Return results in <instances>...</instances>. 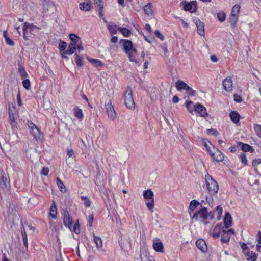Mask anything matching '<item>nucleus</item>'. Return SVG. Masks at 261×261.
I'll return each instance as SVG.
<instances>
[{
    "label": "nucleus",
    "mask_w": 261,
    "mask_h": 261,
    "mask_svg": "<svg viewBox=\"0 0 261 261\" xmlns=\"http://www.w3.org/2000/svg\"><path fill=\"white\" fill-rule=\"evenodd\" d=\"M107 28L111 33V35H113L116 34L118 30H120V27H118L113 23L111 24L110 23L107 25Z\"/></svg>",
    "instance_id": "nucleus-22"
},
{
    "label": "nucleus",
    "mask_w": 261,
    "mask_h": 261,
    "mask_svg": "<svg viewBox=\"0 0 261 261\" xmlns=\"http://www.w3.org/2000/svg\"><path fill=\"white\" fill-rule=\"evenodd\" d=\"M258 243L259 244H261V231H259L258 232Z\"/></svg>",
    "instance_id": "nucleus-64"
},
{
    "label": "nucleus",
    "mask_w": 261,
    "mask_h": 261,
    "mask_svg": "<svg viewBox=\"0 0 261 261\" xmlns=\"http://www.w3.org/2000/svg\"><path fill=\"white\" fill-rule=\"evenodd\" d=\"M218 229L219 230V228H217L216 227H215L213 230V234H212V236L213 237V238L214 239H217L218 238L220 234V231L219 230V231L218 232H216L217 230Z\"/></svg>",
    "instance_id": "nucleus-50"
},
{
    "label": "nucleus",
    "mask_w": 261,
    "mask_h": 261,
    "mask_svg": "<svg viewBox=\"0 0 261 261\" xmlns=\"http://www.w3.org/2000/svg\"><path fill=\"white\" fill-rule=\"evenodd\" d=\"M67 47V43L64 41H60V42L59 44V49L61 51L64 50Z\"/></svg>",
    "instance_id": "nucleus-47"
},
{
    "label": "nucleus",
    "mask_w": 261,
    "mask_h": 261,
    "mask_svg": "<svg viewBox=\"0 0 261 261\" xmlns=\"http://www.w3.org/2000/svg\"><path fill=\"white\" fill-rule=\"evenodd\" d=\"M73 113L74 116L80 120H82L84 117V115L82 112V110L77 107H75L73 109Z\"/></svg>",
    "instance_id": "nucleus-25"
},
{
    "label": "nucleus",
    "mask_w": 261,
    "mask_h": 261,
    "mask_svg": "<svg viewBox=\"0 0 261 261\" xmlns=\"http://www.w3.org/2000/svg\"><path fill=\"white\" fill-rule=\"evenodd\" d=\"M79 8L82 11H88L91 9V5L88 3H81L79 4Z\"/></svg>",
    "instance_id": "nucleus-30"
},
{
    "label": "nucleus",
    "mask_w": 261,
    "mask_h": 261,
    "mask_svg": "<svg viewBox=\"0 0 261 261\" xmlns=\"http://www.w3.org/2000/svg\"><path fill=\"white\" fill-rule=\"evenodd\" d=\"M257 254L253 251H249L246 254V257L248 261H256Z\"/></svg>",
    "instance_id": "nucleus-24"
},
{
    "label": "nucleus",
    "mask_w": 261,
    "mask_h": 261,
    "mask_svg": "<svg viewBox=\"0 0 261 261\" xmlns=\"http://www.w3.org/2000/svg\"><path fill=\"white\" fill-rule=\"evenodd\" d=\"M137 51L136 49L134 48L128 53H126L128 54V58L130 62H135V63H138V60L136 59V57L137 55Z\"/></svg>",
    "instance_id": "nucleus-20"
},
{
    "label": "nucleus",
    "mask_w": 261,
    "mask_h": 261,
    "mask_svg": "<svg viewBox=\"0 0 261 261\" xmlns=\"http://www.w3.org/2000/svg\"><path fill=\"white\" fill-rule=\"evenodd\" d=\"M231 121L235 124L239 123L240 115L236 111H232L229 113Z\"/></svg>",
    "instance_id": "nucleus-19"
},
{
    "label": "nucleus",
    "mask_w": 261,
    "mask_h": 261,
    "mask_svg": "<svg viewBox=\"0 0 261 261\" xmlns=\"http://www.w3.org/2000/svg\"><path fill=\"white\" fill-rule=\"evenodd\" d=\"M94 241L96 244L97 248H100L102 246V241L100 237L96 236L93 234Z\"/></svg>",
    "instance_id": "nucleus-31"
},
{
    "label": "nucleus",
    "mask_w": 261,
    "mask_h": 261,
    "mask_svg": "<svg viewBox=\"0 0 261 261\" xmlns=\"http://www.w3.org/2000/svg\"><path fill=\"white\" fill-rule=\"evenodd\" d=\"M208 218V211L207 208L200 205V208L196 213L193 214L192 219L195 221H200L205 224H207L208 222L206 220Z\"/></svg>",
    "instance_id": "nucleus-2"
},
{
    "label": "nucleus",
    "mask_w": 261,
    "mask_h": 261,
    "mask_svg": "<svg viewBox=\"0 0 261 261\" xmlns=\"http://www.w3.org/2000/svg\"><path fill=\"white\" fill-rule=\"evenodd\" d=\"M6 42L7 44L9 45L10 46H13L14 45V41L10 39L9 38H7L5 39Z\"/></svg>",
    "instance_id": "nucleus-58"
},
{
    "label": "nucleus",
    "mask_w": 261,
    "mask_h": 261,
    "mask_svg": "<svg viewBox=\"0 0 261 261\" xmlns=\"http://www.w3.org/2000/svg\"><path fill=\"white\" fill-rule=\"evenodd\" d=\"M194 109L195 112L199 113L202 117H206L208 115L206 108L200 103H196L194 106Z\"/></svg>",
    "instance_id": "nucleus-11"
},
{
    "label": "nucleus",
    "mask_w": 261,
    "mask_h": 261,
    "mask_svg": "<svg viewBox=\"0 0 261 261\" xmlns=\"http://www.w3.org/2000/svg\"><path fill=\"white\" fill-rule=\"evenodd\" d=\"M196 245L203 252H205L207 250V245L203 239H200L197 240L196 242Z\"/></svg>",
    "instance_id": "nucleus-16"
},
{
    "label": "nucleus",
    "mask_w": 261,
    "mask_h": 261,
    "mask_svg": "<svg viewBox=\"0 0 261 261\" xmlns=\"http://www.w3.org/2000/svg\"><path fill=\"white\" fill-rule=\"evenodd\" d=\"M124 103L126 107L130 109L135 108V102L133 97V92L130 87H128L124 94Z\"/></svg>",
    "instance_id": "nucleus-5"
},
{
    "label": "nucleus",
    "mask_w": 261,
    "mask_h": 261,
    "mask_svg": "<svg viewBox=\"0 0 261 261\" xmlns=\"http://www.w3.org/2000/svg\"><path fill=\"white\" fill-rule=\"evenodd\" d=\"M224 223L226 228L229 227L232 224V217L229 213L225 214L224 218Z\"/></svg>",
    "instance_id": "nucleus-21"
},
{
    "label": "nucleus",
    "mask_w": 261,
    "mask_h": 261,
    "mask_svg": "<svg viewBox=\"0 0 261 261\" xmlns=\"http://www.w3.org/2000/svg\"><path fill=\"white\" fill-rule=\"evenodd\" d=\"M240 159L242 164H243L245 166L247 165V160L245 153H241L240 155Z\"/></svg>",
    "instance_id": "nucleus-46"
},
{
    "label": "nucleus",
    "mask_w": 261,
    "mask_h": 261,
    "mask_svg": "<svg viewBox=\"0 0 261 261\" xmlns=\"http://www.w3.org/2000/svg\"><path fill=\"white\" fill-rule=\"evenodd\" d=\"M94 219V215L91 214L88 216V225L90 227L92 226V223Z\"/></svg>",
    "instance_id": "nucleus-54"
},
{
    "label": "nucleus",
    "mask_w": 261,
    "mask_h": 261,
    "mask_svg": "<svg viewBox=\"0 0 261 261\" xmlns=\"http://www.w3.org/2000/svg\"><path fill=\"white\" fill-rule=\"evenodd\" d=\"M207 134H212L214 136H216L218 135V131L216 129L210 128L206 130Z\"/></svg>",
    "instance_id": "nucleus-51"
},
{
    "label": "nucleus",
    "mask_w": 261,
    "mask_h": 261,
    "mask_svg": "<svg viewBox=\"0 0 261 261\" xmlns=\"http://www.w3.org/2000/svg\"><path fill=\"white\" fill-rule=\"evenodd\" d=\"M175 87L178 91L191 89V87L189 86H188L185 82L180 80H177L176 82Z\"/></svg>",
    "instance_id": "nucleus-17"
},
{
    "label": "nucleus",
    "mask_w": 261,
    "mask_h": 261,
    "mask_svg": "<svg viewBox=\"0 0 261 261\" xmlns=\"http://www.w3.org/2000/svg\"><path fill=\"white\" fill-rule=\"evenodd\" d=\"M28 126L31 129V130L33 129V128L36 127V126L32 122H29Z\"/></svg>",
    "instance_id": "nucleus-63"
},
{
    "label": "nucleus",
    "mask_w": 261,
    "mask_h": 261,
    "mask_svg": "<svg viewBox=\"0 0 261 261\" xmlns=\"http://www.w3.org/2000/svg\"><path fill=\"white\" fill-rule=\"evenodd\" d=\"M187 94L191 96H194L195 95V91L193 90L191 88L190 90H186Z\"/></svg>",
    "instance_id": "nucleus-60"
},
{
    "label": "nucleus",
    "mask_w": 261,
    "mask_h": 261,
    "mask_svg": "<svg viewBox=\"0 0 261 261\" xmlns=\"http://www.w3.org/2000/svg\"><path fill=\"white\" fill-rule=\"evenodd\" d=\"M83 58L81 55H75V62L78 67H81L83 65Z\"/></svg>",
    "instance_id": "nucleus-36"
},
{
    "label": "nucleus",
    "mask_w": 261,
    "mask_h": 261,
    "mask_svg": "<svg viewBox=\"0 0 261 261\" xmlns=\"http://www.w3.org/2000/svg\"><path fill=\"white\" fill-rule=\"evenodd\" d=\"M154 34L158 38H159L161 40H164V36L159 30H155L154 32Z\"/></svg>",
    "instance_id": "nucleus-52"
},
{
    "label": "nucleus",
    "mask_w": 261,
    "mask_h": 261,
    "mask_svg": "<svg viewBox=\"0 0 261 261\" xmlns=\"http://www.w3.org/2000/svg\"><path fill=\"white\" fill-rule=\"evenodd\" d=\"M120 42L122 44L123 49L126 53H128L131 50L134 49L133 47V43L129 40L121 39Z\"/></svg>",
    "instance_id": "nucleus-10"
},
{
    "label": "nucleus",
    "mask_w": 261,
    "mask_h": 261,
    "mask_svg": "<svg viewBox=\"0 0 261 261\" xmlns=\"http://www.w3.org/2000/svg\"><path fill=\"white\" fill-rule=\"evenodd\" d=\"M31 133L36 140H38L39 139H40V132L37 126L31 130Z\"/></svg>",
    "instance_id": "nucleus-33"
},
{
    "label": "nucleus",
    "mask_w": 261,
    "mask_h": 261,
    "mask_svg": "<svg viewBox=\"0 0 261 261\" xmlns=\"http://www.w3.org/2000/svg\"><path fill=\"white\" fill-rule=\"evenodd\" d=\"M149 253L146 251L145 249H142L140 252V258L141 261H143L144 259L148 260V256Z\"/></svg>",
    "instance_id": "nucleus-41"
},
{
    "label": "nucleus",
    "mask_w": 261,
    "mask_h": 261,
    "mask_svg": "<svg viewBox=\"0 0 261 261\" xmlns=\"http://www.w3.org/2000/svg\"><path fill=\"white\" fill-rule=\"evenodd\" d=\"M95 7L98 8V9H101L103 8V2L102 0H94Z\"/></svg>",
    "instance_id": "nucleus-44"
},
{
    "label": "nucleus",
    "mask_w": 261,
    "mask_h": 261,
    "mask_svg": "<svg viewBox=\"0 0 261 261\" xmlns=\"http://www.w3.org/2000/svg\"><path fill=\"white\" fill-rule=\"evenodd\" d=\"M22 85L24 88H25L27 90H29L30 89L31 86H30V82L29 80L25 79L24 80L22 81Z\"/></svg>",
    "instance_id": "nucleus-48"
},
{
    "label": "nucleus",
    "mask_w": 261,
    "mask_h": 261,
    "mask_svg": "<svg viewBox=\"0 0 261 261\" xmlns=\"http://www.w3.org/2000/svg\"><path fill=\"white\" fill-rule=\"evenodd\" d=\"M69 38L71 40V43L69 46H71L73 49H78L80 52L83 50V47L82 46V41L80 37L75 34H70L69 35Z\"/></svg>",
    "instance_id": "nucleus-6"
},
{
    "label": "nucleus",
    "mask_w": 261,
    "mask_h": 261,
    "mask_svg": "<svg viewBox=\"0 0 261 261\" xmlns=\"http://www.w3.org/2000/svg\"><path fill=\"white\" fill-rule=\"evenodd\" d=\"M194 105H193V102L192 101H189L186 102V107L190 113H192L193 110H194Z\"/></svg>",
    "instance_id": "nucleus-43"
},
{
    "label": "nucleus",
    "mask_w": 261,
    "mask_h": 261,
    "mask_svg": "<svg viewBox=\"0 0 261 261\" xmlns=\"http://www.w3.org/2000/svg\"><path fill=\"white\" fill-rule=\"evenodd\" d=\"M261 163V159H254L252 161V166L255 167L257 165H258Z\"/></svg>",
    "instance_id": "nucleus-56"
},
{
    "label": "nucleus",
    "mask_w": 261,
    "mask_h": 261,
    "mask_svg": "<svg viewBox=\"0 0 261 261\" xmlns=\"http://www.w3.org/2000/svg\"><path fill=\"white\" fill-rule=\"evenodd\" d=\"M73 220L70 216L67 210H65L63 213V223L64 226L68 228L71 231H73L78 234L80 233V228L79 220H77L73 225Z\"/></svg>",
    "instance_id": "nucleus-1"
},
{
    "label": "nucleus",
    "mask_w": 261,
    "mask_h": 261,
    "mask_svg": "<svg viewBox=\"0 0 261 261\" xmlns=\"http://www.w3.org/2000/svg\"><path fill=\"white\" fill-rule=\"evenodd\" d=\"M217 18L220 22H223L226 18V14L223 11H220L217 13Z\"/></svg>",
    "instance_id": "nucleus-42"
},
{
    "label": "nucleus",
    "mask_w": 261,
    "mask_h": 261,
    "mask_svg": "<svg viewBox=\"0 0 261 261\" xmlns=\"http://www.w3.org/2000/svg\"><path fill=\"white\" fill-rule=\"evenodd\" d=\"M233 97H234V100L236 102H241L242 101V98L240 96H239L238 95L234 94Z\"/></svg>",
    "instance_id": "nucleus-57"
},
{
    "label": "nucleus",
    "mask_w": 261,
    "mask_h": 261,
    "mask_svg": "<svg viewBox=\"0 0 261 261\" xmlns=\"http://www.w3.org/2000/svg\"><path fill=\"white\" fill-rule=\"evenodd\" d=\"M9 182L7 181L6 175L2 173L0 175V188L2 190H5L8 188Z\"/></svg>",
    "instance_id": "nucleus-18"
},
{
    "label": "nucleus",
    "mask_w": 261,
    "mask_h": 261,
    "mask_svg": "<svg viewBox=\"0 0 261 261\" xmlns=\"http://www.w3.org/2000/svg\"><path fill=\"white\" fill-rule=\"evenodd\" d=\"M27 29H29L30 33L35 35V33H38L39 28L33 24H30L27 22H25L23 23L22 30L23 31H27Z\"/></svg>",
    "instance_id": "nucleus-12"
},
{
    "label": "nucleus",
    "mask_w": 261,
    "mask_h": 261,
    "mask_svg": "<svg viewBox=\"0 0 261 261\" xmlns=\"http://www.w3.org/2000/svg\"><path fill=\"white\" fill-rule=\"evenodd\" d=\"M232 85L231 78L229 76L227 77L223 81V88L227 92H229L232 91Z\"/></svg>",
    "instance_id": "nucleus-14"
},
{
    "label": "nucleus",
    "mask_w": 261,
    "mask_h": 261,
    "mask_svg": "<svg viewBox=\"0 0 261 261\" xmlns=\"http://www.w3.org/2000/svg\"><path fill=\"white\" fill-rule=\"evenodd\" d=\"M199 204V202L198 201L193 200L190 202L189 210L193 211Z\"/></svg>",
    "instance_id": "nucleus-39"
},
{
    "label": "nucleus",
    "mask_w": 261,
    "mask_h": 261,
    "mask_svg": "<svg viewBox=\"0 0 261 261\" xmlns=\"http://www.w3.org/2000/svg\"><path fill=\"white\" fill-rule=\"evenodd\" d=\"M240 6L238 4H236L232 9L231 14V15L238 16L240 12Z\"/></svg>",
    "instance_id": "nucleus-38"
},
{
    "label": "nucleus",
    "mask_w": 261,
    "mask_h": 261,
    "mask_svg": "<svg viewBox=\"0 0 261 261\" xmlns=\"http://www.w3.org/2000/svg\"><path fill=\"white\" fill-rule=\"evenodd\" d=\"M254 129L257 135L259 138H261V125L259 124H255L254 126Z\"/></svg>",
    "instance_id": "nucleus-45"
},
{
    "label": "nucleus",
    "mask_w": 261,
    "mask_h": 261,
    "mask_svg": "<svg viewBox=\"0 0 261 261\" xmlns=\"http://www.w3.org/2000/svg\"><path fill=\"white\" fill-rule=\"evenodd\" d=\"M18 72L22 79H24L28 76V74L25 71L24 68L20 65H19Z\"/></svg>",
    "instance_id": "nucleus-35"
},
{
    "label": "nucleus",
    "mask_w": 261,
    "mask_h": 261,
    "mask_svg": "<svg viewBox=\"0 0 261 261\" xmlns=\"http://www.w3.org/2000/svg\"><path fill=\"white\" fill-rule=\"evenodd\" d=\"M207 151H208L210 155L217 162H221L224 159V155L223 153L217 148H214V151H212L210 148L207 146L206 144H205Z\"/></svg>",
    "instance_id": "nucleus-7"
},
{
    "label": "nucleus",
    "mask_w": 261,
    "mask_h": 261,
    "mask_svg": "<svg viewBox=\"0 0 261 261\" xmlns=\"http://www.w3.org/2000/svg\"><path fill=\"white\" fill-rule=\"evenodd\" d=\"M75 50V49H73V48L71 46L70 47V46L69 45L68 49L64 52V54L71 55L73 54Z\"/></svg>",
    "instance_id": "nucleus-53"
},
{
    "label": "nucleus",
    "mask_w": 261,
    "mask_h": 261,
    "mask_svg": "<svg viewBox=\"0 0 261 261\" xmlns=\"http://www.w3.org/2000/svg\"><path fill=\"white\" fill-rule=\"evenodd\" d=\"M23 244L26 248L28 246V237H23Z\"/></svg>",
    "instance_id": "nucleus-61"
},
{
    "label": "nucleus",
    "mask_w": 261,
    "mask_h": 261,
    "mask_svg": "<svg viewBox=\"0 0 261 261\" xmlns=\"http://www.w3.org/2000/svg\"><path fill=\"white\" fill-rule=\"evenodd\" d=\"M88 61L92 65L96 67H102L104 65V64L98 59H89Z\"/></svg>",
    "instance_id": "nucleus-28"
},
{
    "label": "nucleus",
    "mask_w": 261,
    "mask_h": 261,
    "mask_svg": "<svg viewBox=\"0 0 261 261\" xmlns=\"http://www.w3.org/2000/svg\"><path fill=\"white\" fill-rule=\"evenodd\" d=\"M105 107L109 118L112 120H114L116 118V113L110 100L106 105Z\"/></svg>",
    "instance_id": "nucleus-9"
},
{
    "label": "nucleus",
    "mask_w": 261,
    "mask_h": 261,
    "mask_svg": "<svg viewBox=\"0 0 261 261\" xmlns=\"http://www.w3.org/2000/svg\"><path fill=\"white\" fill-rule=\"evenodd\" d=\"M194 22L197 27V33L203 36L205 34L204 23L197 18L194 19Z\"/></svg>",
    "instance_id": "nucleus-13"
},
{
    "label": "nucleus",
    "mask_w": 261,
    "mask_h": 261,
    "mask_svg": "<svg viewBox=\"0 0 261 261\" xmlns=\"http://www.w3.org/2000/svg\"><path fill=\"white\" fill-rule=\"evenodd\" d=\"M240 145H241V148L243 151L247 152L250 151V152H253L254 151V149L252 147V146L249 145L247 144H244L243 143H239Z\"/></svg>",
    "instance_id": "nucleus-27"
},
{
    "label": "nucleus",
    "mask_w": 261,
    "mask_h": 261,
    "mask_svg": "<svg viewBox=\"0 0 261 261\" xmlns=\"http://www.w3.org/2000/svg\"><path fill=\"white\" fill-rule=\"evenodd\" d=\"M84 204H85V207H88L90 206L91 201L89 199H87V200H86L85 201Z\"/></svg>",
    "instance_id": "nucleus-62"
},
{
    "label": "nucleus",
    "mask_w": 261,
    "mask_h": 261,
    "mask_svg": "<svg viewBox=\"0 0 261 261\" xmlns=\"http://www.w3.org/2000/svg\"><path fill=\"white\" fill-rule=\"evenodd\" d=\"M153 247L156 252H162L163 251V245L161 241L153 243Z\"/></svg>",
    "instance_id": "nucleus-29"
},
{
    "label": "nucleus",
    "mask_w": 261,
    "mask_h": 261,
    "mask_svg": "<svg viewBox=\"0 0 261 261\" xmlns=\"http://www.w3.org/2000/svg\"><path fill=\"white\" fill-rule=\"evenodd\" d=\"M57 207L55 205V203L54 201L53 202L52 205L50 206V210H49V215L54 219H56L57 218Z\"/></svg>",
    "instance_id": "nucleus-26"
},
{
    "label": "nucleus",
    "mask_w": 261,
    "mask_h": 261,
    "mask_svg": "<svg viewBox=\"0 0 261 261\" xmlns=\"http://www.w3.org/2000/svg\"><path fill=\"white\" fill-rule=\"evenodd\" d=\"M57 184L62 192H65L66 191V187L64 186L63 182L59 178H57L56 179Z\"/></svg>",
    "instance_id": "nucleus-37"
},
{
    "label": "nucleus",
    "mask_w": 261,
    "mask_h": 261,
    "mask_svg": "<svg viewBox=\"0 0 261 261\" xmlns=\"http://www.w3.org/2000/svg\"><path fill=\"white\" fill-rule=\"evenodd\" d=\"M144 198L148 200L146 202V205L148 209L151 212H153L154 201L153 198L154 194L151 189L144 190L143 192Z\"/></svg>",
    "instance_id": "nucleus-4"
},
{
    "label": "nucleus",
    "mask_w": 261,
    "mask_h": 261,
    "mask_svg": "<svg viewBox=\"0 0 261 261\" xmlns=\"http://www.w3.org/2000/svg\"><path fill=\"white\" fill-rule=\"evenodd\" d=\"M145 13L148 16H152L153 14L152 5L150 3H148L143 8Z\"/></svg>",
    "instance_id": "nucleus-23"
},
{
    "label": "nucleus",
    "mask_w": 261,
    "mask_h": 261,
    "mask_svg": "<svg viewBox=\"0 0 261 261\" xmlns=\"http://www.w3.org/2000/svg\"><path fill=\"white\" fill-rule=\"evenodd\" d=\"M238 21V16L231 15H230L229 22L230 23L231 27L232 28H236Z\"/></svg>",
    "instance_id": "nucleus-32"
},
{
    "label": "nucleus",
    "mask_w": 261,
    "mask_h": 261,
    "mask_svg": "<svg viewBox=\"0 0 261 261\" xmlns=\"http://www.w3.org/2000/svg\"><path fill=\"white\" fill-rule=\"evenodd\" d=\"M55 6L53 2L49 0H44L43 2V12L44 13L47 12L50 10L55 8Z\"/></svg>",
    "instance_id": "nucleus-15"
},
{
    "label": "nucleus",
    "mask_w": 261,
    "mask_h": 261,
    "mask_svg": "<svg viewBox=\"0 0 261 261\" xmlns=\"http://www.w3.org/2000/svg\"><path fill=\"white\" fill-rule=\"evenodd\" d=\"M48 173H49V169L47 167H44L43 168H42V171H41V175H43L44 176H47L48 175Z\"/></svg>",
    "instance_id": "nucleus-55"
},
{
    "label": "nucleus",
    "mask_w": 261,
    "mask_h": 261,
    "mask_svg": "<svg viewBox=\"0 0 261 261\" xmlns=\"http://www.w3.org/2000/svg\"><path fill=\"white\" fill-rule=\"evenodd\" d=\"M223 234L222 235L221 238V241L222 243H228L230 240V237L228 233L226 230H223Z\"/></svg>",
    "instance_id": "nucleus-34"
},
{
    "label": "nucleus",
    "mask_w": 261,
    "mask_h": 261,
    "mask_svg": "<svg viewBox=\"0 0 261 261\" xmlns=\"http://www.w3.org/2000/svg\"><path fill=\"white\" fill-rule=\"evenodd\" d=\"M184 4L183 8L186 11H189L191 13L195 12L197 11V7L196 1H192L189 3L186 2H182Z\"/></svg>",
    "instance_id": "nucleus-8"
},
{
    "label": "nucleus",
    "mask_w": 261,
    "mask_h": 261,
    "mask_svg": "<svg viewBox=\"0 0 261 261\" xmlns=\"http://www.w3.org/2000/svg\"><path fill=\"white\" fill-rule=\"evenodd\" d=\"M207 189L211 195L216 194L219 189L217 182L209 174L205 175V177Z\"/></svg>",
    "instance_id": "nucleus-3"
},
{
    "label": "nucleus",
    "mask_w": 261,
    "mask_h": 261,
    "mask_svg": "<svg viewBox=\"0 0 261 261\" xmlns=\"http://www.w3.org/2000/svg\"><path fill=\"white\" fill-rule=\"evenodd\" d=\"M119 31L125 37H129L131 34V32L129 30L126 28L120 27Z\"/></svg>",
    "instance_id": "nucleus-40"
},
{
    "label": "nucleus",
    "mask_w": 261,
    "mask_h": 261,
    "mask_svg": "<svg viewBox=\"0 0 261 261\" xmlns=\"http://www.w3.org/2000/svg\"><path fill=\"white\" fill-rule=\"evenodd\" d=\"M17 103L19 106H22V101L21 100L20 94L19 92L17 96Z\"/></svg>",
    "instance_id": "nucleus-59"
},
{
    "label": "nucleus",
    "mask_w": 261,
    "mask_h": 261,
    "mask_svg": "<svg viewBox=\"0 0 261 261\" xmlns=\"http://www.w3.org/2000/svg\"><path fill=\"white\" fill-rule=\"evenodd\" d=\"M9 115L10 120V121L12 122H14L15 121L14 115V114L13 113L12 110L10 108L11 106H10V104L9 105Z\"/></svg>",
    "instance_id": "nucleus-49"
}]
</instances>
